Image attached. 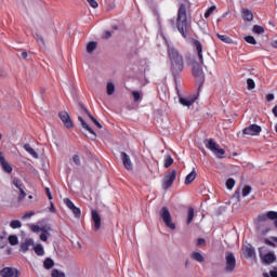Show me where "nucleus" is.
I'll use <instances>...</instances> for the list:
<instances>
[{
	"mask_svg": "<svg viewBox=\"0 0 277 277\" xmlns=\"http://www.w3.org/2000/svg\"><path fill=\"white\" fill-rule=\"evenodd\" d=\"M10 226L13 229H16V228H21L23 226V223L19 220H13V221H11Z\"/></svg>",
	"mask_w": 277,
	"mask_h": 277,
	"instance_id": "473e14b6",
	"label": "nucleus"
},
{
	"mask_svg": "<svg viewBox=\"0 0 277 277\" xmlns=\"http://www.w3.org/2000/svg\"><path fill=\"white\" fill-rule=\"evenodd\" d=\"M72 160L76 166H81V159L78 155H74Z\"/></svg>",
	"mask_w": 277,
	"mask_h": 277,
	"instance_id": "3c124183",
	"label": "nucleus"
},
{
	"mask_svg": "<svg viewBox=\"0 0 277 277\" xmlns=\"http://www.w3.org/2000/svg\"><path fill=\"white\" fill-rule=\"evenodd\" d=\"M51 277H67L66 273L58 271V268H53L51 272Z\"/></svg>",
	"mask_w": 277,
	"mask_h": 277,
	"instance_id": "cd10ccee",
	"label": "nucleus"
},
{
	"mask_svg": "<svg viewBox=\"0 0 277 277\" xmlns=\"http://www.w3.org/2000/svg\"><path fill=\"white\" fill-rule=\"evenodd\" d=\"M29 227H30V230H31L32 233H35V234L40 233L41 229H42V228H40L38 225H35L34 223H31V224L29 225Z\"/></svg>",
	"mask_w": 277,
	"mask_h": 277,
	"instance_id": "37998d69",
	"label": "nucleus"
},
{
	"mask_svg": "<svg viewBox=\"0 0 277 277\" xmlns=\"http://www.w3.org/2000/svg\"><path fill=\"white\" fill-rule=\"evenodd\" d=\"M9 242H10L12 246L18 245V237H17L16 235H10V236H9Z\"/></svg>",
	"mask_w": 277,
	"mask_h": 277,
	"instance_id": "4c0bfd02",
	"label": "nucleus"
},
{
	"mask_svg": "<svg viewBox=\"0 0 277 277\" xmlns=\"http://www.w3.org/2000/svg\"><path fill=\"white\" fill-rule=\"evenodd\" d=\"M265 243L269 245V246H273V248H275V245L272 241H269V240H265Z\"/></svg>",
	"mask_w": 277,
	"mask_h": 277,
	"instance_id": "69168bd1",
	"label": "nucleus"
},
{
	"mask_svg": "<svg viewBox=\"0 0 277 277\" xmlns=\"http://www.w3.org/2000/svg\"><path fill=\"white\" fill-rule=\"evenodd\" d=\"M271 44L274 49H277V40L272 41Z\"/></svg>",
	"mask_w": 277,
	"mask_h": 277,
	"instance_id": "0e129e2a",
	"label": "nucleus"
},
{
	"mask_svg": "<svg viewBox=\"0 0 277 277\" xmlns=\"http://www.w3.org/2000/svg\"><path fill=\"white\" fill-rule=\"evenodd\" d=\"M265 98L267 102H272L275 100V95L273 93H268L265 95Z\"/></svg>",
	"mask_w": 277,
	"mask_h": 277,
	"instance_id": "864d4df0",
	"label": "nucleus"
},
{
	"mask_svg": "<svg viewBox=\"0 0 277 277\" xmlns=\"http://www.w3.org/2000/svg\"><path fill=\"white\" fill-rule=\"evenodd\" d=\"M78 120L80 121L82 128L87 130L90 133V140L95 141L96 140V133L94 130L83 120V118L78 117Z\"/></svg>",
	"mask_w": 277,
	"mask_h": 277,
	"instance_id": "4468645a",
	"label": "nucleus"
},
{
	"mask_svg": "<svg viewBox=\"0 0 277 277\" xmlns=\"http://www.w3.org/2000/svg\"><path fill=\"white\" fill-rule=\"evenodd\" d=\"M45 193H47L48 198H49L50 200H52V199H53V196H52L51 190H50L49 187H45Z\"/></svg>",
	"mask_w": 277,
	"mask_h": 277,
	"instance_id": "5fc2aeb1",
	"label": "nucleus"
},
{
	"mask_svg": "<svg viewBox=\"0 0 277 277\" xmlns=\"http://www.w3.org/2000/svg\"><path fill=\"white\" fill-rule=\"evenodd\" d=\"M194 215H195V211L194 209H189L188 210V214H187V224H192L193 220H194Z\"/></svg>",
	"mask_w": 277,
	"mask_h": 277,
	"instance_id": "e433bc0d",
	"label": "nucleus"
},
{
	"mask_svg": "<svg viewBox=\"0 0 277 277\" xmlns=\"http://www.w3.org/2000/svg\"><path fill=\"white\" fill-rule=\"evenodd\" d=\"M174 159L171 156L164 158V168H169L173 163Z\"/></svg>",
	"mask_w": 277,
	"mask_h": 277,
	"instance_id": "79ce46f5",
	"label": "nucleus"
},
{
	"mask_svg": "<svg viewBox=\"0 0 277 277\" xmlns=\"http://www.w3.org/2000/svg\"><path fill=\"white\" fill-rule=\"evenodd\" d=\"M36 212L35 211H30V212H26L24 215H23V220H29L32 217V215H35Z\"/></svg>",
	"mask_w": 277,
	"mask_h": 277,
	"instance_id": "de8ad7c7",
	"label": "nucleus"
},
{
	"mask_svg": "<svg viewBox=\"0 0 277 277\" xmlns=\"http://www.w3.org/2000/svg\"><path fill=\"white\" fill-rule=\"evenodd\" d=\"M24 149L28 151L32 158L38 159V153L34 148H31V145H28V143H26L24 145Z\"/></svg>",
	"mask_w": 277,
	"mask_h": 277,
	"instance_id": "b1692460",
	"label": "nucleus"
},
{
	"mask_svg": "<svg viewBox=\"0 0 277 277\" xmlns=\"http://www.w3.org/2000/svg\"><path fill=\"white\" fill-rule=\"evenodd\" d=\"M115 92H116V87H115L114 82L113 81H108L106 83V94H107V96L114 95Z\"/></svg>",
	"mask_w": 277,
	"mask_h": 277,
	"instance_id": "4be33fe9",
	"label": "nucleus"
},
{
	"mask_svg": "<svg viewBox=\"0 0 277 277\" xmlns=\"http://www.w3.org/2000/svg\"><path fill=\"white\" fill-rule=\"evenodd\" d=\"M111 38V32L110 31H105L104 32V39H109Z\"/></svg>",
	"mask_w": 277,
	"mask_h": 277,
	"instance_id": "13d9d810",
	"label": "nucleus"
},
{
	"mask_svg": "<svg viewBox=\"0 0 277 277\" xmlns=\"http://www.w3.org/2000/svg\"><path fill=\"white\" fill-rule=\"evenodd\" d=\"M96 47H97L96 42L94 41L89 42L87 45V52L89 54H92L96 50Z\"/></svg>",
	"mask_w": 277,
	"mask_h": 277,
	"instance_id": "c756f323",
	"label": "nucleus"
},
{
	"mask_svg": "<svg viewBox=\"0 0 277 277\" xmlns=\"http://www.w3.org/2000/svg\"><path fill=\"white\" fill-rule=\"evenodd\" d=\"M245 40L251 44H256V39L252 36L246 37Z\"/></svg>",
	"mask_w": 277,
	"mask_h": 277,
	"instance_id": "8fccbe9b",
	"label": "nucleus"
},
{
	"mask_svg": "<svg viewBox=\"0 0 277 277\" xmlns=\"http://www.w3.org/2000/svg\"><path fill=\"white\" fill-rule=\"evenodd\" d=\"M215 9H216L215 6H211L210 9H208V10L205 12V14H203L205 18H209V17L213 14V11H214Z\"/></svg>",
	"mask_w": 277,
	"mask_h": 277,
	"instance_id": "49530a36",
	"label": "nucleus"
},
{
	"mask_svg": "<svg viewBox=\"0 0 277 277\" xmlns=\"http://www.w3.org/2000/svg\"><path fill=\"white\" fill-rule=\"evenodd\" d=\"M160 219L162 220L163 224L169 227L172 230L176 229L175 223H173V220L170 214V210L168 208H162L160 210Z\"/></svg>",
	"mask_w": 277,
	"mask_h": 277,
	"instance_id": "39448f33",
	"label": "nucleus"
},
{
	"mask_svg": "<svg viewBox=\"0 0 277 277\" xmlns=\"http://www.w3.org/2000/svg\"><path fill=\"white\" fill-rule=\"evenodd\" d=\"M6 245L5 237L0 235V249H4Z\"/></svg>",
	"mask_w": 277,
	"mask_h": 277,
	"instance_id": "09e8293b",
	"label": "nucleus"
},
{
	"mask_svg": "<svg viewBox=\"0 0 277 277\" xmlns=\"http://www.w3.org/2000/svg\"><path fill=\"white\" fill-rule=\"evenodd\" d=\"M91 215H92V221L94 222V229L98 230L101 228V216L94 210L91 211Z\"/></svg>",
	"mask_w": 277,
	"mask_h": 277,
	"instance_id": "6ab92c4d",
	"label": "nucleus"
},
{
	"mask_svg": "<svg viewBox=\"0 0 277 277\" xmlns=\"http://www.w3.org/2000/svg\"><path fill=\"white\" fill-rule=\"evenodd\" d=\"M258 220L260 222H264V221H267V220H277V212L269 211L266 214H261V215H259Z\"/></svg>",
	"mask_w": 277,
	"mask_h": 277,
	"instance_id": "f3484780",
	"label": "nucleus"
},
{
	"mask_svg": "<svg viewBox=\"0 0 277 277\" xmlns=\"http://www.w3.org/2000/svg\"><path fill=\"white\" fill-rule=\"evenodd\" d=\"M255 87V81L252 78L247 79V88H249V90H253Z\"/></svg>",
	"mask_w": 277,
	"mask_h": 277,
	"instance_id": "a19ab883",
	"label": "nucleus"
},
{
	"mask_svg": "<svg viewBox=\"0 0 277 277\" xmlns=\"http://www.w3.org/2000/svg\"><path fill=\"white\" fill-rule=\"evenodd\" d=\"M21 56H22L23 58H27L28 54H27V52H23V53L21 54Z\"/></svg>",
	"mask_w": 277,
	"mask_h": 277,
	"instance_id": "338daca9",
	"label": "nucleus"
},
{
	"mask_svg": "<svg viewBox=\"0 0 277 277\" xmlns=\"http://www.w3.org/2000/svg\"><path fill=\"white\" fill-rule=\"evenodd\" d=\"M64 205L74 213V216L76 219H80L81 217V210L79 208H77V206L68 198H65L63 200Z\"/></svg>",
	"mask_w": 277,
	"mask_h": 277,
	"instance_id": "1a4fd4ad",
	"label": "nucleus"
},
{
	"mask_svg": "<svg viewBox=\"0 0 277 277\" xmlns=\"http://www.w3.org/2000/svg\"><path fill=\"white\" fill-rule=\"evenodd\" d=\"M251 192H252V187L247 185V186L243 187L241 195L243 197H247L251 194Z\"/></svg>",
	"mask_w": 277,
	"mask_h": 277,
	"instance_id": "ea45409f",
	"label": "nucleus"
},
{
	"mask_svg": "<svg viewBox=\"0 0 277 277\" xmlns=\"http://www.w3.org/2000/svg\"><path fill=\"white\" fill-rule=\"evenodd\" d=\"M51 212H55L56 209L54 208V205L53 202H50V209H49Z\"/></svg>",
	"mask_w": 277,
	"mask_h": 277,
	"instance_id": "052dcab7",
	"label": "nucleus"
},
{
	"mask_svg": "<svg viewBox=\"0 0 277 277\" xmlns=\"http://www.w3.org/2000/svg\"><path fill=\"white\" fill-rule=\"evenodd\" d=\"M51 228L50 227H42V229H41V235H40V239L42 240V241H48V238H49V236H50V233H49V230H50Z\"/></svg>",
	"mask_w": 277,
	"mask_h": 277,
	"instance_id": "a878e982",
	"label": "nucleus"
},
{
	"mask_svg": "<svg viewBox=\"0 0 277 277\" xmlns=\"http://www.w3.org/2000/svg\"><path fill=\"white\" fill-rule=\"evenodd\" d=\"M43 266L45 269H52L53 266H54V262L52 259L48 258L45 259L44 263H43Z\"/></svg>",
	"mask_w": 277,
	"mask_h": 277,
	"instance_id": "7c9ffc66",
	"label": "nucleus"
},
{
	"mask_svg": "<svg viewBox=\"0 0 277 277\" xmlns=\"http://www.w3.org/2000/svg\"><path fill=\"white\" fill-rule=\"evenodd\" d=\"M272 113L274 114L275 117H277V105L272 109Z\"/></svg>",
	"mask_w": 277,
	"mask_h": 277,
	"instance_id": "e2e57ef3",
	"label": "nucleus"
},
{
	"mask_svg": "<svg viewBox=\"0 0 277 277\" xmlns=\"http://www.w3.org/2000/svg\"><path fill=\"white\" fill-rule=\"evenodd\" d=\"M19 193H21V195H19V199H24V198H25V196H26V194H25V189H24V188H21V189H19Z\"/></svg>",
	"mask_w": 277,
	"mask_h": 277,
	"instance_id": "4d7b16f0",
	"label": "nucleus"
},
{
	"mask_svg": "<svg viewBox=\"0 0 277 277\" xmlns=\"http://www.w3.org/2000/svg\"><path fill=\"white\" fill-rule=\"evenodd\" d=\"M34 38L37 40V42L39 44H41L42 47H44L45 42L44 39L42 38V36L39 32H35L34 34Z\"/></svg>",
	"mask_w": 277,
	"mask_h": 277,
	"instance_id": "f704fd0d",
	"label": "nucleus"
},
{
	"mask_svg": "<svg viewBox=\"0 0 277 277\" xmlns=\"http://www.w3.org/2000/svg\"><path fill=\"white\" fill-rule=\"evenodd\" d=\"M242 16H243V19L247 21V22H251L254 18V15L250 10H243L242 11Z\"/></svg>",
	"mask_w": 277,
	"mask_h": 277,
	"instance_id": "393cba45",
	"label": "nucleus"
},
{
	"mask_svg": "<svg viewBox=\"0 0 277 277\" xmlns=\"http://www.w3.org/2000/svg\"><path fill=\"white\" fill-rule=\"evenodd\" d=\"M58 118L67 129H71L74 127V122L68 115V111H61L58 113Z\"/></svg>",
	"mask_w": 277,
	"mask_h": 277,
	"instance_id": "9b49d317",
	"label": "nucleus"
},
{
	"mask_svg": "<svg viewBox=\"0 0 277 277\" xmlns=\"http://www.w3.org/2000/svg\"><path fill=\"white\" fill-rule=\"evenodd\" d=\"M13 185H15V188L22 189L23 188V182L18 179L13 180Z\"/></svg>",
	"mask_w": 277,
	"mask_h": 277,
	"instance_id": "a18cd8bd",
	"label": "nucleus"
},
{
	"mask_svg": "<svg viewBox=\"0 0 277 277\" xmlns=\"http://www.w3.org/2000/svg\"><path fill=\"white\" fill-rule=\"evenodd\" d=\"M120 157H121V160H122V163H123L126 170L133 171V163L131 161L130 156L127 155V153L121 151Z\"/></svg>",
	"mask_w": 277,
	"mask_h": 277,
	"instance_id": "f8f14e48",
	"label": "nucleus"
},
{
	"mask_svg": "<svg viewBox=\"0 0 277 277\" xmlns=\"http://www.w3.org/2000/svg\"><path fill=\"white\" fill-rule=\"evenodd\" d=\"M272 240L277 242V237L276 236L272 237Z\"/></svg>",
	"mask_w": 277,
	"mask_h": 277,
	"instance_id": "774afa93",
	"label": "nucleus"
},
{
	"mask_svg": "<svg viewBox=\"0 0 277 277\" xmlns=\"http://www.w3.org/2000/svg\"><path fill=\"white\" fill-rule=\"evenodd\" d=\"M34 251H35V253H36L37 255H39V256L44 255V248L42 247V245H36V246L34 247Z\"/></svg>",
	"mask_w": 277,
	"mask_h": 277,
	"instance_id": "c85d7f7f",
	"label": "nucleus"
},
{
	"mask_svg": "<svg viewBox=\"0 0 277 277\" xmlns=\"http://www.w3.org/2000/svg\"><path fill=\"white\" fill-rule=\"evenodd\" d=\"M196 100L197 96H184L180 97V103L183 105V107H192Z\"/></svg>",
	"mask_w": 277,
	"mask_h": 277,
	"instance_id": "dca6fc26",
	"label": "nucleus"
},
{
	"mask_svg": "<svg viewBox=\"0 0 277 277\" xmlns=\"http://www.w3.org/2000/svg\"><path fill=\"white\" fill-rule=\"evenodd\" d=\"M235 185H236V182H235L234 179H228L226 181V188L227 189L232 190L235 187Z\"/></svg>",
	"mask_w": 277,
	"mask_h": 277,
	"instance_id": "58836bf2",
	"label": "nucleus"
},
{
	"mask_svg": "<svg viewBox=\"0 0 277 277\" xmlns=\"http://www.w3.org/2000/svg\"><path fill=\"white\" fill-rule=\"evenodd\" d=\"M240 197H241V195H240L239 192H236V193L234 194V198H236L238 201L240 200Z\"/></svg>",
	"mask_w": 277,
	"mask_h": 277,
	"instance_id": "bf43d9fd",
	"label": "nucleus"
},
{
	"mask_svg": "<svg viewBox=\"0 0 277 277\" xmlns=\"http://www.w3.org/2000/svg\"><path fill=\"white\" fill-rule=\"evenodd\" d=\"M22 273L16 267L5 266L0 271L1 277H19Z\"/></svg>",
	"mask_w": 277,
	"mask_h": 277,
	"instance_id": "6e6552de",
	"label": "nucleus"
},
{
	"mask_svg": "<svg viewBox=\"0 0 277 277\" xmlns=\"http://www.w3.org/2000/svg\"><path fill=\"white\" fill-rule=\"evenodd\" d=\"M205 243H206L205 238H198V240H197L198 246H203Z\"/></svg>",
	"mask_w": 277,
	"mask_h": 277,
	"instance_id": "6e6d98bb",
	"label": "nucleus"
},
{
	"mask_svg": "<svg viewBox=\"0 0 277 277\" xmlns=\"http://www.w3.org/2000/svg\"><path fill=\"white\" fill-rule=\"evenodd\" d=\"M176 179V170L169 171L162 181V189L168 190Z\"/></svg>",
	"mask_w": 277,
	"mask_h": 277,
	"instance_id": "0eeeda50",
	"label": "nucleus"
},
{
	"mask_svg": "<svg viewBox=\"0 0 277 277\" xmlns=\"http://www.w3.org/2000/svg\"><path fill=\"white\" fill-rule=\"evenodd\" d=\"M35 241L32 240V238H26L25 242L21 245V249L22 251L26 252L29 250V248H31V246H34Z\"/></svg>",
	"mask_w": 277,
	"mask_h": 277,
	"instance_id": "412c9836",
	"label": "nucleus"
},
{
	"mask_svg": "<svg viewBox=\"0 0 277 277\" xmlns=\"http://www.w3.org/2000/svg\"><path fill=\"white\" fill-rule=\"evenodd\" d=\"M262 132V128L259 124H250L249 127H246L243 129V134L251 135V136H258Z\"/></svg>",
	"mask_w": 277,
	"mask_h": 277,
	"instance_id": "9d476101",
	"label": "nucleus"
},
{
	"mask_svg": "<svg viewBox=\"0 0 277 277\" xmlns=\"http://www.w3.org/2000/svg\"><path fill=\"white\" fill-rule=\"evenodd\" d=\"M175 26L182 37L186 39L188 37L189 24L187 22L186 9L184 4H181L179 8Z\"/></svg>",
	"mask_w": 277,
	"mask_h": 277,
	"instance_id": "f03ea898",
	"label": "nucleus"
},
{
	"mask_svg": "<svg viewBox=\"0 0 277 277\" xmlns=\"http://www.w3.org/2000/svg\"><path fill=\"white\" fill-rule=\"evenodd\" d=\"M85 113L88 114L89 118L94 122V124L98 128V129H102V124L93 117L91 116V114L85 110Z\"/></svg>",
	"mask_w": 277,
	"mask_h": 277,
	"instance_id": "c03bdc74",
	"label": "nucleus"
},
{
	"mask_svg": "<svg viewBox=\"0 0 277 277\" xmlns=\"http://www.w3.org/2000/svg\"><path fill=\"white\" fill-rule=\"evenodd\" d=\"M193 74L196 78H203V71L197 63H192Z\"/></svg>",
	"mask_w": 277,
	"mask_h": 277,
	"instance_id": "aec40b11",
	"label": "nucleus"
},
{
	"mask_svg": "<svg viewBox=\"0 0 277 277\" xmlns=\"http://www.w3.org/2000/svg\"><path fill=\"white\" fill-rule=\"evenodd\" d=\"M216 36H217V38H219L221 41H223L224 43H228V44L234 43V40L230 39V38L228 37V35H221V34H217Z\"/></svg>",
	"mask_w": 277,
	"mask_h": 277,
	"instance_id": "bb28decb",
	"label": "nucleus"
},
{
	"mask_svg": "<svg viewBox=\"0 0 277 277\" xmlns=\"http://www.w3.org/2000/svg\"><path fill=\"white\" fill-rule=\"evenodd\" d=\"M260 256L262 259V263L269 265L273 264L276 260L275 253L272 251H268L266 247H262L259 249Z\"/></svg>",
	"mask_w": 277,
	"mask_h": 277,
	"instance_id": "423d86ee",
	"label": "nucleus"
},
{
	"mask_svg": "<svg viewBox=\"0 0 277 277\" xmlns=\"http://www.w3.org/2000/svg\"><path fill=\"white\" fill-rule=\"evenodd\" d=\"M271 276L272 277H277V268H275L274 271L271 272Z\"/></svg>",
	"mask_w": 277,
	"mask_h": 277,
	"instance_id": "680f3d73",
	"label": "nucleus"
},
{
	"mask_svg": "<svg viewBox=\"0 0 277 277\" xmlns=\"http://www.w3.org/2000/svg\"><path fill=\"white\" fill-rule=\"evenodd\" d=\"M132 96L134 102H138L142 98L143 93L140 91H132Z\"/></svg>",
	"mask_w": 277,
	"mask_h": 277,
	"instance_id": "c9c22d12",
	"label": "nucleus"
},
{
	"mask_svg": "<svg viewBox=\"0 0 277 277\" xmlns=\"http://www.w3.org/2000/svg\"><path fill=\"white\" fill-rule=\"evenodd\" d=\"M89 2V5L93 9H96L98 6V3L96 0H87Z\"/></svg>",
	"mask_w": 277,
	"mask_h": 277,
	"instance_id": "603ef678",
	"label": "nucleus"
},
{
	"mask_svg": "<svg viewBox=\"0 0 277 277\" xmlns=\"http://www.w3.org/2000/svg\"><path fill=\"white\" fill-rule=\"evenodd\" d=\"M195 52L198 55L199 64L203 65L202 45L198 40L194 41Z\"/></svg>",
	"mask_w": 277,
	"mask_h": 277,
	"instance_id": "2eb2a0df",
	"label": "nucleus"
},
{
	"mask_svg": "<svg viewBox=\"0 0 277 277\" xmlns=\"http://www.w3.org/2000/svg\"><path fill=\"white\" fill-rule=\"evenodd\" d=\"M245 254L249 258H253L255 255V250L252 247H246L245 248Z\"/></svg>",
	"mask_w": 277,
	"mask_h": 277,
	"instance_id": "2f4dec72",
	"label": "nucleus"
},
{
	"mask_svg": "<svg viewBox=\"0 0 277 277\" xmlns=\"http://www.w3.org/2000/svg\"><path fill=\"white\" fill-rule=\"evenodd\" d=\"M190 259L192 260H195L197 263L199 264H203L206 259L203 256V253L202 252H199V251H194L190 253Z\"/></svg>",
	"mask_w": 277,
	"mask_h": 277,
	"instance_id": "a211bd4d",
	"label": "nucleus"
},
{
	"mask_svg": "<svg viewBox=\"0 0 277 277\" xmlns=\"http://www.w3.org/2000/svg\"><path fill=\"white\" fill-rule=\"evenodd\" d=\"M168 55L171 62V70L174 75H177L184 69L183 56L174 47L168 45Z\"/></svg>",
	"mask_w": 277,
	"mask_h": 277,
	"instance_id": "f257e3e1",
	"label": "nucleus"
},
{
	"mask_svg": "<svg viewBox=\"0 0 277 277\" xmlns=\"http://www.w3.org/2000/svg\"><path fill=\"white\" fill-rule=\"evenodd\" d=\"M205 146H206V148L210 149L216 158H219V159L224 158L225 153H226L225 149L221 148L219 143H216L213 138L206 140Z\"/></svg>",
	"mask_w": 277,
	"mask_h": 277,
	"instance_id": "7ed1b4c3",
	"label": "nucleus"
},
{
	"mask_svg": "<svg viewBox=\"0 0 277 277\" xmlns=\"http://www.w3.org/2000/svg\"><path fill=\"white\" fill-rule=\"evenodd\" d=\"M197 179V172L196 170H193L189 174H187L185 179V185H190L192 182H194Z\"/></svg>",
	"mask_w": 277,
	"mask_h": 277,
	"instance_id": "5701e85b",
	"label": "nucleus"
},
{
	"mask_svg": "<svg viewBox=\"0 0 277 277\" xmlns=\"http://www.w3.org/2000/svg\"><path fill=\"white\" fill-rule=\"evenodd\" d=\"M0 162H1V166H2V171L8 173V174H11L12 171H13V168L10 166V163L5 159L3 153H1V151H0Z\"/></svg>",
	"mask_w": 277,
	"mask_h": 277,
	"instance_id": "ddd939ff",
	"label": "nucleus"
},
{
	"mask_svg": "<svg viewBox=\"0 0 277 277\" xmlns=\"http://www.w3.org/2000/svg\"><path fill=\"white\" fill-rule=\"evenodd\" d=\"M252 31L256 35H263L265 32V29L262 26L254 25Z\"/></svg>",
	"mask_w": 277,
	"mask_h": 277,
	"instance_id": "72a5a7b5",
	"label": "nucleus"
},
{
	"mask_svg": "<svg viewBox=\"0 0 277 277\" xmlns=\"http://www.w3.org/2000/svg\"><path fill=\"white\" fill-rule=\"evenodd\" d=\"M236 265H237V260L234 253L230 251L225 252L224 271L226 273H234Z\"/></svg>",
	"mask_w": 277,
	"mask_h": 277,
	"instance_id": "20e7f679",
	"label": "nucleus"
}]
</instances>
